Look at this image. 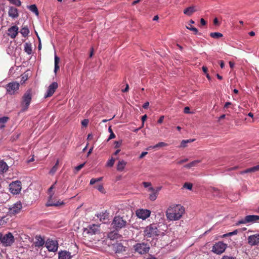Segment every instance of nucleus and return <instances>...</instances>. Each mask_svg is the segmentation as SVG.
<instances>
[{"label": "nucleus", "instance_id": "obj_1", "mask_svg": "<svg viewBox=\"0 0 259 259\" xmlns=\"http://www.w3.org/2000/svg\"><path fill=\"white\" fill-rule=\"evenodd\" d=\"M185 212L183 206L180 204H173L168 206L165 211L167 220L176 221L180 220Z\"/></svg>", "mask_w": 259, "mask_h": 259}, {"label": "nucleus", "instance_id": "obj_2", "mask_svg": "<svg viewBox=\"0 0 259 259\" xmlns=\"http://www.w3.org/2000/svg\"><path fill=\"white\" fill-rule=\"evenodd\" d=\"M32 94L31 90H27L23 95L21 103L22 107L21 111L22 112L27 110L31 103L32 100Z\"/></svg>", "mask_w": 259, "mask_h": 259}, {"label": "nucleus", "instance_id": "obj_3", "mask_svg": "<svg viewBox=\"0 0 259 259\" xmlns=\"http://www.w3.org/2000/svg\"><path fill=\"white\" fill-rule=\"evenodd\" d=\"M159 231L158 230L157 226L155 224H152L147 226L144 231V236L147 238L157 236L159 234Z\"/></svg>", "mask_w": 259, "mask_h": 259}, {"label": "nucleus", "instance_id": "obj_4", "mask_svg": "<svg viewBox=\"0 0 259 259\" xmlns=\"http://www.w3.org/2000/svg\"><path fill=\"white\" fill-rule=\"evenodd\" d=\"M227 247V244L222 241H219L213 245L211 251L217 254H221L225 252Z\"/></svg>", "mask_w": 259, "mask_h": 259}, {"label": "nucleus", "instance_id": "obj_5", "mask_svg": "<svg viewBox=\"0 0 259 259\" xmlns=\"http://www.w3.org/2000/svg\"><path fill=\"white\" fill-rule=\"evenodd\" d=\"M19 87L20 84L17 82L13 81L10 82L6 86L7 92L9 95H14L19 90Z\"/></svg>", "mask_w": 259, "mask_h": 259}, {"label": "nucleus", "instance_id": "obj_6", "mask_svg": "<svg viewBox=\"0 0 259 259\" xmlns=\"http://www.w3.org/2000/svg\"><path fill=\"white\" fill-rule=\"evenodd\" d=\"M136 251L141 254L147 253L150 249L149 246L146 243H137L134 246Z\"/></svg>", "mask_w": 259, "mask_h": 259}, {"label": "nucleus", "instance_id": "obj_7", "mask_svg": "<svg viewBox=\"0 0 259 259\" xmlns=\"http://www.w3.org/2000/svg\"><path fill=\"white\" fill-rule=\"evenodd\" d=\"M14 242V237L11 233L3 235L2 243L5 246H11Z\"/></svg>", "mask_w": 259, "mask_h": 259}, {"label": "nucleus", "instance_id": "obj_8", "mask_svg": "<svg viewBox=\"0 0 259 259\" xmlns=\"http://www.w3.org/2000/svg\"><path fill=\"white\" fill-rule=\"evenodd\" d=\"M22 189L21 183L19 181L13 182L10 184L11 192L14 194H19Z\"/></svg>", "mask_w": 259, "mask_h": 259}, {"label": "nucleus", "instance_id": "obj_9", "mask_svg": "<svg viewBox=\"0 0 259 259\" xmlns=\"http://www.w3.org/2000/svg\"><path fill=\"white\" fill-rule=\"evenodd\" d=\"M150 210L146 209H138L136 211V216L143 220H145L150 216Z\"/></svg>", "mask_w": 259, "mask_h": 259}, {"label": "nucleus", "instance_id": "obj_10", "mask_svg": "<svg viewBox=\"0 0 259 259\" xmlns=\"http://www.w3.org/2000/svg\"><path fill=\"white\" fill-rule=\"evenodd\" d=\"M125 222L122 218L119 217H115L112 223L113 228L116 229H120L125 226Z\"/></svg>", "mask_w": 259, "mask_h": 259}, {"label": "nucleus", "instance_id": "obj_11", "mask_svg": "<svg viewBox=\"0 0 259 259\" xmlns=\"http://www.w3.org/2000/svg\"><path fill=\"white\" fill-rule=\"evenodd\" d=\"M46 246L49 251L55 252L58 249V242L55 240H48L46 242Z\"/></svg>", "mask_w": 259, "mask_h": 259}, {"label": "nucleus", "instance_id": "obj_12", "mask_svg": "<svg viewBox=\"0 0 259 259\" xmlns=\"http://www.w3.org/2000/svg\"><path fill=\"white\" fill-rule=\"evenodd\" d=\"M22 203L20 201L17 202L11 207L9 208V213L10 214H15L19 213L22 209Z\"/></svg>", "mask_w": 259, "mask_h": 259}, {"label": "nucleus", "instance_id": "obj_13", "mask_svg": "<svg viewBox=\"0 0 259 259\" xmlns=\"http://www.w3.org/2000/svg\"><path fill=\"white\" fill-rule=\"evenodd\" d=\"M100 231V226L98 225L93 224L89 226L85 229L84 232L91 235L95 234Z\"/></svg>", "mask_w": 259, "mask_h": 259}, {"label": "nucleus", "instance_id": "obj_14", "mask_svg": "<svg viewBox=\"0 0 259 259\" xmlns=\"http://www.w3.org/2000/svg\"><path fill=\"white\" fill-rule=\"evenodd\" d=\"M58 88V83L56 82H52L48 87L45 98H47L52 96Z\"/></svg>", "mask_w": 259, "mask_h": 259}, {"label": "nucleus", "instance_id": "obj_15", "mask_svg": "<svg viewBox=\"0 0 259 259\" xmlns=\"http://www.w3.org/2000/svg\"><path fill=\"white\" fill-rule=\"evenodd\" d=\"M248 243L251 246H255L259 244V234H255L248 236Z\"/></svg>", "mask_w": 259, "mask_h": 259}, {"label": "nucleus", "instance_id": "obj_16", "mask_svg": "<svg viewBox=\"0 0 259 259\" xmlns=\"http://www.w3.org/2000/svg\"><path fill=\"white\" fill-rule=\"evenodd\" d=\"M64 202L61 201H54L53 199V195L50 196L49 199L46 204L47 206H60L63 205Z\"/></svg>", "mask_w": 259, "mask_h": 259}, {"label": "nucleus", "instance_id": "obj_17", "mask_svg": "<svg viewBox=\"0 0 259 259\" xmlns=\"http://www.w3.org/2000/svg\"><path fill=\"white\" fill-rule=\"evenodd\" d=\"M64 202L61 201H54L53 199V195L50 196L49 199L46 204L47 206H60L63 205Z\"/></svg>", "mask_w": 259, "mask_h": 259}, {"label": "nucleus", "instance_id": "obj_18", "mask_svg": "<svg viewBox=\"0 0 259 259\" xmlns=\"http://www.w3.org/2000/svg\"><path fill=\"white\" fill-rule=\"evenodd\" d=\"M112 250L116 253L125 251V247L121 243H115L112 245Z\"/></svg>", "mask_w": 259, "mask_h": 259}, {"label": "nucleus", "instance_id": "obj_19", "mask_svg": "<svg viewBox=\"0 0 259 259\" xmlns=\"http://www.w3.org/2000/svg\"><path fill=\"white\" fill-rule=\"evenodd\" d=\"M71 253L66 250H62L58 252V259H71Z\"/></svg>", "mask_w": 259, "mask_h": 259}, {"label": "nucleus", "instance_id": "obj_20", "mask_svg": "<svg viewBox=\"0 0 259 259\" xmlns=\"http://www.w3.org/2000/svg\"><path fill=\"white\" fill-rule=\"evenodd\" d=\"M18 33V28L16 26H14L10 28L8 30V34L12 38H14Z\"/></svg>", "mask_w": 259, "mask_h": 259}, {"label": "nucleus", "instance_id": "obj_21", "mask_svg": "<svg viewBox=\"0 0 259 259\" xmlns=\"http://www.w3.org/2000/svg\"><path fill=\"white\" fill-rule=\"evenodd\" d=\"M148 191L152 192V193L149 195V199L152 201L155 200L157 197L158 191H155L152 187H150L148 189Z\"/></svg>", "mask_w": 259, "mask_h": 259}, {"label": "nucleus", "instance_id": "obj_22", "mask_svg": "<svg viewBox=\"0 0 259 259\" xmlns=\"http://www.w3.org/2000/svg\"><path fill=\"white\" fill-rule=\"evenodd\" d=\"M197 8L195 6H192L188 7L186 9H185L184 10V14L186 15H192L194 14V13L197 11Z\"/></svg>", "mask_w": 259, "mask_h": 259}, {"label": "nucleus", "instance_id": "obj_23", "mask_svg": "<svg viewBox=\"0 0 259 259\" xmlns=\"http://www.w3.org/2000/svg\"><path fill=\"white\" fill-rule=\"evenodd\" d=\"M96 216L99 219L100 221L103 222L108 219L109 213L106 211H105L97 214Z\"/></svg>", "mask_w": 259, "mask_h": 259}, {"label": "nucleus", "instance_id": "obj_24", "mask_svg": "<svg viewBox=\"0 0 259 259\" xmlns=\"http://www.w3.org/2000/svg\"><path fill=\"white\" fill-rule=\"evenodd\" d=\"M9 168V166L4 160H0V174L6 172Z\"/></svg>", "mask_w": 259, "mask_h": 259}, {"label": "nucleus", "instance_id": "obj_25", "mask_svg": "<svg viewBox=\"0 0 259 259\" xmlns=\"http://www.w3.org/2000/svg\"><path fill=\"white\" fill-rule=\"evenodd\" d=\"M246 220L248 223H254L259 220V215H246Z\"/></svg>", "mask_w": 259, "mask_h": 259}, {"label": "nucleus", "instance_id": "obj_26", "mask_svg": "<svg viewBox=\"0 0 259 259\" xmlns=\"http://www.w3.org/2000/svg\"><path fill=\"white\" fill-rule=\"evenodd\" d=\"M201 162V160H194L184 166V167L186 168H190L193 167H196L198 165V164Z\"/></svg>", "mask_w": 259, "mask_h": 259}, {"label": "nucleus", "instance_id": "obj_27", "mask_svg": "<svg viewBox=\"0 0 259 259\" xmlns=\"http://www.w3.org/2000/svg\"><path fill=\"white\" fill-rule=\"evenodd\" d=\"M194 23H195V22H194V21L193 20H191L190 21L189 23H188V24H187V25H186V28H187L188 29H189V30H191V31H193V32H194V34H197V33H198V29H197L196 28H195V27H193V26H192V24H194Z\"/></svg>", "mask_w": 259, "mask_h": 259}, {"label": "nucleus", "instance_id": "obj_28", "mask_svg": "<svg viewBox=\"0 0 259 259\" xmlns=\"http://www.w3.org/2000/svg\"><path fill=\"white\" fill-rule=\"evenodd\" d=\"M35 246L36 247L42 246L45 244L44 240L40 237L36 236L35 237Z\"/></svg>", "mask_w": 259, "mask_h": 259}, {"label": "nucleus", "instance_id": "obj_29", "mask_svg": "<svg viewBox=\"0 0 259 259\" xmlns=\"http://www.w3.org/2000/svg\"><path fill=\"white\" fill-rule=\"evenodd\" d=\"M119 234L116 231H112L108 234L107 237L111 240L117 239L119 237Z\"/></svg>", "mask_w": 259, "mask_h": 259}, {"label": "nucleus", "instance_id": "obj_30", "mask_svg": "<svg viewBox=\"0 0 259 259\" xmlns=\"http://www.w3.org/2000/svg\"><path fill=\"white\" fill-rule=\"evenodd\" d=\"M8 13L9 16H18V9L15 7H10Z\"/></svg>", "mask_w": 259, "mask_h": 259}, {"label": "nucleus", "instance_id": "obj_31", "mask_svg": "<svg viewBox=\"0 0 259 259\" xmlns=\"http://www.w3.org/2000/svg\"><path fill=\"white\" fill-rule=\"evenodd\" d=\"M27 8L30 11L33 12L35 14V15H36L37 16H38V15H39L38 10V9L35 5L34 4V5H31L30 6H27Z\"/></svg>", "mask_w": 259, "mask_h": 259}, {"label": "nucleus", "instance_id": "obj_32", "mask_svg": "<svg viewBox=\"0 0 259 259\" xmlns=\"http://www.w3.org/2000/svg\"><path fill=\"white\" fill-rule=\"evenodd\" d=\"M54 64H55V67H54V72L55 73H56L58 69H59V63L60 61V58L55 54V57H54Z\"/></svg>", "mask_w": 259, "mask_h": 259}, {"label": "nucleus", "instance_id": "obj_33", "mask_svg": "<svg viewBox=\"0 0 259 259\" xmlns=\"http://www.w3.org/2000/svg\"><path fill=\"white\" fill-rule=\"evenodd\" d=\"M126 165V162L124 160H120L118 161L117 165V169L118 171H122Z\"/></svg>", "mask_w": 259, "mask_h": 259}, {"label": "nucleus", "instance_id": "obj_34", "mask_svg": "<svg viewBox=\"0 0 259 259\" xmlns=\"http://www.w3.org/2000/svg\"><path fill=\"white\" fill-rule=\"evenodd\" d=\"M24 50L28 55L31 54L32 53L31 45L28 43H25L24 45Z\"/></svg>", "mask_w": 259, "mask_h": 259}, {"label": "nucleus", "instance_id": "obj_35", "mask_svg": "<svg viewBox=\"0 0 259 259\" xmlns=\"http://www.w3.org/2000/svg\"><path fill=\"white\" fill-rule=\"evenodd\" d=\"M194 140H195V139H189V140H182L181 143L180 147L185 148V147H187V144L188 143H191V142L194 141Z\"/></svg>", "mask_w": 259, "mask_h": 259}, {"label": "nucleus", "instance_id": "obj_36", "mask_svg": "<svg viewBox=\"0 0 259 259\" xmlns=\"http://www.w3.org/2000/svg\"><path fill=\"white\" fill-rule=\"evenodd\" d=\"M59 164V160H57L55 165L51 168L49 174L51 175H54L58 169V165Z\"/></svg>", "mask_w": 259, "mask_h": 259}, {"label": "nucleus", "instance_id": "obj_37", "mask_svg": "<svg viewBox=\"0 0 259 259\" xmlns=\"http://www.w3.org/2000/svg\"><path fill=\"white\" fill-rule=\"evenodd\" d=\"M210 36L214 38H219L223 36V34L220 32H211Z\"/></svg>", "mask_w": 259, "mask_h": 259}, {"label": "nucleus", "instance_id": "obj_38", "mask_svg": "<svg viewBox=\"0 0 259 259\" xmlns=\"http://www.w3.org/2000/svg\"><path fill=\"white\" fill-rule=\"evenodd\" d=\"M115 161V159L112 157L106 163V166L112 167L114 164Z\"/></svg>", "mask_w": 259, "mask_h": 259}, {"label": "nucleus", "instance_id": "obj_39", "mask_svg": "<svg viewBox=\"0 0 259 259\" xmlns=\"http://www.w3.org/2000/svg\"><path fill=\"white\" fill-rule=\"evenodd\" d=\"M168 146V144L167 143L163 142H159L157 144H156V145H154L153 147H155L156 148H161V147H166V146Z\"/></svg>", "mask_w": 259, "mask_h": 259}, {"label": "nucleus", "instance_id": "obj_40", "mask_svg": "<svg viewBox=\"0 0 259 259\" xmlns=\"http://www.w3.org/2000/svg\"><path fill=\"white\" fill-rule=\"evenodd\" d=\"M20 32L23 36H26L29 33V30L27 28L23 27L21 29Z\"/></svg>", "mask_w": 259, "mask_h": 259}, {"label": "nucleus", "instance_id": "obj_41", "mask_svg": "<svg viewBox=\"0 0 259 259\" xmlns=\"http://www.w3.org/2000/svg\"><path fill=\"white\" fill-rule=\"evenodd\" d=\"M247 223H248V222L246 220V216L244 219H242L237 221L236 223V226H238V225H239L240 224H247Z\"/></svg>", "mask_w": 259, "mask_h": 259}, {"label": "nucleus", "instance_id": "obj_42", "mask_svg": "<svg viewBox=\"0 0 259 259\" xmlns=\"http://www.w3.org/2000/svg\"><path fill=\"white\" fill-rule=\"evenodd\" d=\"M184 188H186V189H187L188 190H192V187H193V185L191 183H186L184 186H183Z\"/></svg>", "mask_w": 259, "mask_h": 259}, {"label": "nucleus", "instance_id": "obj_43", "mask_svg": "<svg viewBox=\"0 0 259 259\" xmlns=\"http://www.w3.org/2000/svg\"><path fill=\"white\" fill-rule=\"evenodd\" d=\"M248 172H253L252 167L247 168L244 170L240 171V174L243 175L244 174H246V173H248Z\"/></svg>", "mask_w": 259, "mask_h": 259}, {"label": "nucleus", "instance_id": "obj_44", "mask_svg": "<svg viewBox=\"0 0 259 259\" xmlns=\"http://www.w3.org/2000/svg\"><path fill=\"white\" fill-rule=\"evenodd\" d=\"M143 185L145 188H148V189L150 187H152L151 184L150 182H144L143 183Z\"/></svg>", "mask_w": 259, "mask_h": 259}, {"label": "nucleus", "instance_id": "obj_45", "mask_svg": "<svg viewBox=\"0 0 259 259\" xmlns=\"http://www.w3.org/2000/svg\"><path fill=\"white\" fill-rule=\"evenodd\" d=\"M89 123L88 119H84L81 121V124L83 126H87Z\"/></svg>", "mask_w": 259, "mask_h": 259}, {"label": "nucleus", "instance_id": "obj_46", "mask_svg": "<svg viewBox=\"0 0 259 259\" xmlns=\"http://www.w3.org/2000/svg\"><path fill=\"white\" fill-rule=\"evenodd\" d=\"M8 118L7 117H3L2 118H0V123H5L7 121Z\"/></svg>", "mask_w": 259, "mask_h": 259}, {"label": "nucleus", "instance_id": "obj_47", "mask_svg": "<svg viewBox=\"0 0 259 259\" xmlns=\"http://www.w3.org/2000/svg\"><path fill=\"white\" fill-rule=\"evenodd\" d=\"M84 164H85V163L79 164V165L75 167V169L77 171H79L80 169H81L84 166Z\"/></svg>", "mask_w": 259, "mask_h": 259}, {"label": "nucleus", "instance_id": "obj_48", "mask_svg": "<svg viewBox=\"0 0 259 259\" xmlns=\"http://www.w3.org/2000/svg\"><path fill=\"white\" fill-rule=\"evenodd\" d=\"M114 144L115 148H119L121 144V141H115Z\"/></svg>", "mask_w": 259, "mask_h": 259}, {"label": "nucleus", "instance_id": "obj_49", "mask_svg": "<svg viewBox=\"0 0 259 259\" xmlns=\"http://www.w3.org/2000/svg\"><path fill=\"white\" fill-rule=\"evenodd\" d=\"M184 112L185 113H186V114H189V113H190V108L189 107H185L184 108Z\"/></svg>", "mask_w": 259, "mask_h": 259}, {"label": "nucleus", "instance_id": "obj_50", "mask_svg": "<svg viewBox=\"0 0 259 259\" xmlns=\"http://www.w3.org/2000/svg\"><path fill=\"white\" fill-rule=\"evenodd\" d=\"M115 135L113 132L112 133H110V135L108 139V141H109L112 139H114V138H115Z\"/></svg>", "mask_w": 259, "mask_h": 259}, {"label": "nucleus", "instance_id": "obj_51", "mask_svg": "<svg viewBox=\"0 0 259 259\" xmlns=\"http://www.w3.org/2000/svg\"><path fill=\"white\" fill-rule=\"evenodd\" d=\"M221 259H235V258L233 256H228V255H224L222 257Z\"/></svg>", "mask_w": 259, "mask_h": 259}, {"label": "nucleus", "instance_id": "obj_52", "mask_svg": "<svg viewBox=\"0 0 259 259\" xmlns=\"http://www.w3.org/2000/svg\"><path fill=\"white\" fill-rule=\"evenodd\" d=\"M253 172L259 170V164L252 167Z\"/></svg>", "mask_w": 259, "mask_h": 259}, {"label": "nucleus", "instance_id": "obj_53", "mask_svg": "<svg viewBox=\"0 0 259 259\" xmlns=\"http://www.w3.org/2000/svg\"><path fill=\"white\" fill-rule=\"evenodd\" d=\"M237 233H238V231L237 230H235L233 232L228 233V235H229L230 236H231L237 234Z\"/></svg>", "mask_w": 259, "mask_h": 259}, {"label": "nucleus", "instance_id": "obj_54", "mask_svg": "<svg viewBox=\"0 0 259 259\" xmlns=\"http://www.w3.org/2000/svg\"><path fill=\"white\" fill-rule=\"evenodd\" d=\"M164 118V116H161L157 121L158 123L161 124V123H162Z\"/></svg>", "mask_w": 259, "mask_h": 259}, {"label": "nucleus", "instance_id": "obj_55", "mask_svg": "<svg viewBox=\"0 0 259 259\" xmlns=\"http://www.w3.org/2000/svg\"><path fill=\"white\" fill-rule=\"evenodd\" d=\"M96 182H98L97 178L96 179L93 178L90 181V184L93 185V184H95Z\"/></svg>", "mask_w": 259, "mask_h": 259}, {"label": "nucleus", "instance_id": "obj_56", "mask_svg": "<svg viewBox=\"0 0 259 259\" xmlns=\"http://www.w3.org/2000/svg\"><path fill=\"white\" fill-rule=\"evenodd\" d=\"M147 152H142L139 156V158L141 159L143 158L145 155L147 154Z\"/></svg>", "mask_w": 259, "mask_h": 259}, {"label": "nucleus", "instance_id": "obj_57", "mask_svg": "<svg viewBox=\"0 0 259 259\" xmlns=\"http://www.w3.org/2000/svg\"><path fill=\"white\" fill-rule=\"evenodd\" d=\"M97 189L101 192H102L104 190V188H103V186L101 185L98 186V187H97Z\"/></svg>", "mask_w": 259, "mask_h": 259}, {"label": "nucleus", "instance_id": "obj_58", "mask_svg": "<svg viewBox=\"0 0 259 259\" xmlns=\"http://www.w3.org/2000/svg\"><path fill=\"white\" fill-rule=\"evenodd\" d=\"M213 24L215 25H219L220 24L219 22L218 19L217 17H215V18L213 20Z\"/></svg>", "mask_w": 259, "mask_h": 259}, {"label": "nucleus", "instance_id": "obj_59", "mask_svg": "<svg viewBox=\"0 0 259 259\" xmlns=\"http://www.w3.org/2000/svg\"><path fill=\"white\" fill-rule=\"evenodd\" d=\"M147 118V115H143L142 117V126H143L144 125V121Z\"/></svg>", "mask_w": 259, "mask_h": 259}, {"label": "nucleus", "instance_id": "obj_60", "mask_svg": "<svg viewBox=\"0 0 259 259\" xmlns=\"http://www.w3.org/2000/svg\"><path fill=\"white\" fill-rule=\"evenodd\" d=\"M149 102H145V103L143 104V108H144V109H146V108H148V107L149 106Z\"/></svg>", "mask_w": 259, "mask_h": 259}, {"label": "nucleus", "instance_id": "obj_61", "mask_svg": "<svg viewBox=\"0 0 259 259\" xmlns=\"http://www.w3.org/2000/svg\"><path fill=\"white\" fill-rule=\"evenodd\" d=\"M188 158H185L184 159H183V160H181L179 161L178 162V163L179 164H181V163H184V162H186L188 161Z\"/></svg>", "mask_w": 259, "mask_h": 259}, {"label": "nucleus", "instance_id": "obj_62", "mask_svg": "<svg viewBox=\"0 0 259 259\" xmlns=\"http://www.w3.org/2000/svg\"><path fill=\"white\" fill-rule=\"evenodd\" d=\"M200 23L202 25H205L206 23V21L203 18L201 19Z\"/></svg>", "mask_w": 259, "mask_h": 259}, {"label": "nucleus", "instance_id": "obj_63", "mask_svg": "<svg viewBox=\"0 0 259 259\" xmlns=\"http://www.w3.org/2000/svg\"><path fill=\"white\" fill-rule=\"evenodd\" d=\"M231 105V103L229 102H226L224 105V108H227L229 105Z\"/></svg>", "mask_w": 259, "mask_h": 259}, {"label": "nucleus", "instance_id": "obj_64", "mask_svg": "<svg viewBox=\"0 0 259 259\" xmlns=\"http://www.w3.org/2000/svg\"><path fill=\"white\" fill-rule=\"evenodd\" d=\"M140 1V0H133V1L132 3V5H135L137 4H138Z\"/></svg>", "mask_w": 259, "mask_h": 259}]
</instances>
